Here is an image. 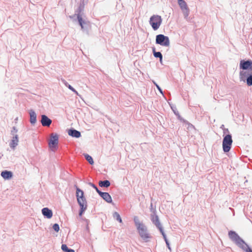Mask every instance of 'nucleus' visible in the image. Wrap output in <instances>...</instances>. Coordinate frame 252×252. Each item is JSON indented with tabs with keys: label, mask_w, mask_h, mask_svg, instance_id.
I'll return each mask as SVG.
<instances>
[{
	"label": "nucleus",
	"mask_w": 252,
	"mask_h": 252,
	"mask_svg": "<svg viewBox=\"0 0 252 252\" xmlns=\"http://www.w3.org/2000/svg\"><path fill=\"white\" fill-rule=\"evenodd\" d=\"M239 68L242 70L240 71H252V61L250 59L247 60H241L240 62Z\"/></svg>",
	"instance_id": "8"
},
{
	"label": "nucleus",
	"mask_w": 252,
	"mask_h": 252,
	"mask_svg": "<svg viewBox=\"0 0 252 252\" xmlns=\"http://www.w3.org/2000/svg\"><path fill=\"white\" fill-rule=\"evenodd\" d=\"M176 116L177 117V118L178 120H180L181 122L184 123V120H185L183 118H182V117L180 115L179 113V115H176Z\"/></svg>",
	"instance_id": "35"
},
{
	"label": "nucleus",
	"mask_w": 252,
	"mask_h": 252,
	"mask_svg": "<svg viewBox=\"0 0 252 252\" xmlns=\"http://www.w3.org/2000/svg\"><path fill=\"white\" fill-rule=\"evenodd\" d=\"M29 114L30 117V122L32 125H33L36 123V114L33 109H30L29 111Z\"/></svg>",
	"instance_id": "17"
},
{
	"label": "nucleus",
	"mask_w": 252,
	"mask_h": 252,
	"mask_svg": "<svg viewBox=\"0 0 252 252\" xmlns=\"http://www.w3.org/2000/svg\"><path fill=\"white\" fill-rule=\"evenodd\" d=\"M68 134L72 137L76 138L81 136V132L73 128H71L68 130Z\"/></svg>",
	"instance_id": "15"
},
{
	"label": "nucleus",
	"mask_w": 252,
	"mask_h": 252,
	"mask_svg": "<svg viewBox=\"0 0 252 252\" xmlns=\"http://www.w3.org/2000/svg\"><path fill=\"white\" fill-rule=\"evenodd\" d=\"M233 143L232 135L231 134H227L224 136L222 140V149L224 153L230 151Z\"/></svg>",
	"instance_id": "5"
},
{
	"label": "nucleus",
	"mask_w": 252,
	"mask_h": 252,
	"mask_svg": "<svg viewBox=\"0 0 252 252\" xmlns=\"http://www.w3.org/2000/svg\"><path fill=\"white\" fill-rule=\"evenodd\" d=\"M154 210H156V209H154V208H153V205H152V203H151V212H152L153 214H154Z\"/></svg>",
	"instance_id": "39"
},
{
	"label": "nucleus",
	"mask_w": 252,
	"mask_h": 252,
	"mask_svg": "<svg viewBox=\"0 0 252 252\" xmlns=\"http://www.w3.org/2000/svg\"><path fill=\"white\" fill-rule=\"evenodd\" d=\"M98 194L103 199H104L107 203H112L113 201L112 199V197L109 193L107 192H102L100 191Z\"/></svg>",
	"instance_id": "14"
},
{
	"label": "nucleus",
	"mask_w": 252,
	"mask_h": 252,
	"mask_svg": "<svg viewBox=\"0 0 252 252\" xmlns=\"http://www.w3.org/2000/svg\"><path fill=\"white\" fill-rule=\"evenodd\" d=\"M62 82L63 83V84L65 85V86L67 87L70 90H73V87L71 86L70 85H69L65 80L63 79L62 80Z\"/></svg>",
	"instance_id": "29"
},
{
	"label": "nucleus",
	"mask_w": 252,
	"mask_h": 252,
	"mask_svg": "<svg viewBox=\"0 0 252 252\" xmlns=\"http://www.w3.org/2000/svg\"><path fill=\"white\" fill-rule=\"evenodd\" d=\"M223 137H224V136H225V134H226V135L227 134H230V133H229V130H228V128L224 129H223Z\"/></svg>",
	"instance_id": "34"
},
{
	"label": "nucleus",
	"mask_w": 252,
	"mask_h": 252,
	"mask_svg": "<svg viewBox=\"0 0 252 252\" xmlns=\"http://www.w3.org/2000/svg\"><path fill=\"white\" fill-rule=\"evenodd\" d=\"M162 58H163V57L161 59H159V62L161 63H162Z\"/></svg>",
	"instance_id": "41"
},
{
	"label": "nucleus",
	"mask_w": 252,
	"mask_h": 252,
	"mask_svg": "<svg viewBox=\"0 0 252 252\" xmlns=\"http://www.w3.org/2000/svg\"><path fill=\"white\" fill-rule=\"evenodd\" d=\"M164 240L165 241V243H167V242H169V241H168V240L167 238V239H164Z\"/></svg>",
	"instance_id": "42"
},
{
	"label": "nucleus",
	"mask_w": 252,
	"mask_h": 252,
	"mask_svg": "<svg viewBox=\"0 0 252 252\" xmlns=\"http://www.w3.org/2000/svg\"><path fill=\"white\" fill-rule=\"evenodd\" d=\"M184 123L186 125H188V129H191L192 128H193V129L195 128L194 126L192 124L189 123L188 121H187V120H184Z\"/></svg>",
	"instance_id": "27"
},
{
	"label": "nucleus",
	"mask_w": 252,
	"mask_h": 252,
	"mask_svg": "<svg viewBox=\"0 0 252 252\" xmlns=\"http://www.w3.org/2000/svg\"><path fill=\"white\" fill-rule=\"evenodd\" d=\"M88 184L91 187L93 188L96 190V191L97 192V193H98L99 192V191H100V190L98 189V188L97 187V186L95 185H94V183L89 182Z\"/></svg>",
	"instance_id": "28"
},
{
	"label": "nucleus",
	"mask_w": 252,
	"mask_h": 252,
	"mask_svg": "<svg viewBox=\"0 0 252 252\" xmlns=\"http://www.w3.org/2000/svg\"><path fill=\"white\" fill-rule=\"evenodd\" d=\"M152 52L154 57L159 59H161L162 57L161 52L156 51V48L154 47H152Z\"/></svg>",
	"instance_id": "22"
},
{
	"label": "nucleus",
	"mask_w": 252,
	"mask_h": 252,
	"mask_svg": "<svg viewBox=\"0 0 252 252\" xmlns=\"http://www.w3.org/2000/svg\"><path fill=\"white\" fill-rule=\"evenodd\" d=\"M161 17L158 15H152L149 20V24L154 31L158 30L162 23Z\"/></svg>",
	"instance_id": "6"
},
{
	"label": "nucleus",
	"mask_w": 252,
	"mask_h": 252,
	"mask_svg": "<svg viewBox=\"0 0 252 252\" xmlns=\"http://www.w3.org/2000/svg\"><path fill=\"white\" fill-rule=\"evenodd\" d=\"M154 210H156V209H154V208H153V205H152V203H151V212H152L153 214H154Z\"/></svg>",
	"instance_id": "38"
},
{
	"label": "nucleus",
	"mask_w": 252,
	"mask_h": 252,
	"mask_svg": "<svg viewBox=\"0 0 252 252\" xmlns=\"http://www.w3.org/2000/svg\"><path fill=\"white\" fill-rule=\"evenodd\" d=\"M111 185L109 180L99 181L98 185L101 188H108Z\"/></svg>",
	"instance_id": "20"
},
{
	"label": "nucleus",
	"mask_w": 252,
	"mask_h": 252,
	"mask_svg": "<svg viewBox=\"0 0 252 252\" xmlns=\"http://www.w3.org/2000/svg\"><path fill=\"white\" fill-rule=\"evenodd\" d=\"M86 229H89V227H88V226L87 225V227H86Z\"/></svg>",
	"instance_id": "43"
},
{
	"label": "nucleus",
	"mask_w": 252,
	"mask_h": 252,
	"mask_svg": "<svg viewBox=\"0 0 252 252\" xmlns=\"http://www.w3.org/2000/svg\"><path fill=\"white\" fill-rule=\"evenodd\" d=\"M79 205L80 206V210L79 211V216L81 217L84 214L85 211L87 210V204H79Z\"/></svg>",
	"instance_id": "21"
},
{
	"label": "nucleus",
	"mask_w": 252,
	"mask_h": 252,
	"mask_svg": "<svg viewBox=\"0 0 252 252\" xmlns=\"http://www.w3.org/2000/svg\"><path fill=\"white\" fill-rule=\"evenodd\" d=\"M18 131V130L16 128L15 126H13L12 127V129L11 130V134L14 136L15 135V133H16V132H17Z\"/></svg>",
	"instance_id": "33"
},
{
	"label": "nucleus",
	"mask_w": 252,
	"mask_h": 252,
	"mask_svg": "<svg viewBox=\"0 0 252 252\" xmlns=\"http://www.w3.org/2000/svg\"><path fill=\"white\" fill-rule=\"evenodd\" d=\"M178 3L183 13L185 18H187L189 14V10L187 3L184 0H178Z\"/></svg>",
	"instance_id": "11"
},
{
	"label": "nucleus",
	"mask_w": 252,
	"mask_h": 252,
	"mask_svg": "<svg viewBox=\"0 0 252 252\" xmlns=\"http://www.w3.org/2000/svg\"><path fill=\"white\" fill-rule=\"evenodd\" d=\"M41 212L43 216L47 219H51L53 216L52 211L47 207L43 208Z\"/></svg>",
	"instance_id": "16"
},
{
	"label": "nucleus",
	"mask_w": 252,
	"mask_h": 252,
	"mask_svg": "<svg viewBox=\"0 0 252 252\" xmlns=\"http://www.w3.org/2000/svg\"><path fill=\"white\" fill-rule=\"evenodd\" d=\"M53 229L56 232H58L60 230V226L58 223H55L53 225Z\"/></svg>",
	"instance_id": "30"
},
{
	"label": "nucleus",
	"mask_w": 252,
	"mask_h": 252,
	"mask_svg": "<svg viewBox=\"0 0 252 252\" xmlns=\"http://www.w3.org/2000/svg\"><path fill=\"white\" fill-rule=\"evenodd\" d=\"M170 106L171 107V108L172 109V111H173L174 114L176 116V115H179V112L177 110L175 106H172L171 104H170Z\"/></svg>",
	"instance_id": "31"
},
{
	"label": "nucleus",
	"mask_w": 252,
	"mask_h": 252,
	"mask_svg": "<svg viewBox=\"0 0 252 252\" xmlns=\"http://www.w3.org/2000/svg\"><path fill=\"white\" fill-rule=\"evenodd\" d=\"M166 246L168 248V249L171 251V247H170V244H169V242H167V243H166Z\"/></svg>",
	"instance_id": "37"
},
{
	"label": "nucleus",
	"mask_w": 252,
	"mask_h": 252,
	"mask_svg": "<svg viewBox=\"0 0 252 252\" xmlns=\"http://www.w3.org/2000/svg\"><path fill=\"white\" fill-rule=\"evenodd\" d=\"M18 136L17 134H15L13 136L12 139L9 143L10 148L12 149H14L18 145Z\"/></svg>",
	"instance_id": "19"
},
{
	"label": "nucleus",
	"mask_w": 252,
	"mask_h": 252,
	"mask_svg": "<svg viewBox=\"0 0 252 252\" xmlns=\"http://www.w3.org/2000/svg\"><path fill=\"white\" fill-rule=\"evenodd\" d=\"M220 128L222 129L223 130L224 129H225L226 128L224 127V126L223 125H221L220 126Z\"/></svg>",
	"instance_id": "40"
},
{
	"label": "nucleus",
	"mask_w": 252,
	"mask_h": 252,
	"mask_svg": "<svg viewBox=\"0 0 252 252\" xmlns=\"http://www.w3.org/2000/svg\"><path fill=\"white\" fill-rule=\"evenodd\" d=\"M113 218L116 219L117 221H118L120 223L122 222V218L120 215V214L117 212H115L113 214Z\"/></svg>",
	"instance_id": "24"
},
{
	"label": "nucleus",
	"mask_w": 252,
	"mask_h": 252,
	"mask_svg": "<svg viewBox=\"0 0 252 252\" xmlns=\"http://www.w3.org/2000/svg\"><path fill=\"white\" fill-rule=\"evenodd\" d=\"M133 221L140 236L143 240L147 242L148 241V239L151 237L148 232L146 226L142 222H140L139 218L137 216L134 217Z\"/></svg>",
	"instance_id": "2"
},
{
	"label": "nucleus",
	"mask_w": 252,
	"mask_h": 252,
	"mask_svg": "<svg viewBox=\"0 0 252 252\" xmlns=\"http://www.w3.org/2000/svg\"><path fill=\"white\" fill-rule=\"evenodd\" d=\"M84 7L85 4L84 1H81L74 14V16H77L78 24L81 26V29L83 31L86 30L87 28L86 26L88 25V23L83 20L82 18V14L84 10Z\"/></svg>",
	"instance_id": "3"
},
{
	"label": "nucleus",
	"mask_w": 252,
	"mask_h": 252,
	"mask_svg": "<svg viewBox=\"0 0 252 252\" xmlns=\"http://www.w3.org/2000/svg\"><path fill=\"white\" fill-rule=\"evenodd\" d=\"M239 79L240 81L246 83L248 86H252V71H240Z\"/></svg>",
	"instance_id": "4"
},
{
	"label": "nucleus",
	"mask_w": 252,
	"mask_h": 252,
	"mask_svg": "<svg viewBox=\"0 0 252 252\" xmlns=\"http://www.w3.org/2000/svg\"><path fill=\"white\" fill-rule=\"evenodd\" d=\"M52 121L45 115H41L40 123L43 126H49L52 124Z\"/></svg>",
	"instance_id": "13"
},
{
	"label": "nucleus",
	"mask_w": 252,
	"mask_h": 252,
	"mask_svg": "<svg viewBox=\"0 0 252 252\" xmlns=\"http://www.w3.org/2000/svg\"><path fill=\"white\" fill-rule=\"evenodd\" d=\"M61 249L64 252H75L74 250L68 248L67 245L65 244H62Z\"/></svg>",
	"instance_id": "23"
},
{
	"label": "nucleus",
	"mask_w": 252,
	"mask_h": 252,
	"mask_svg": "<svg viewBox=\"0 0 252 252\" xmlns=\"http://www.w3.org/2000/svg\"><path fill=\"white\" fill-rule=\"evenodd\" d=\"M151 217L152 222L158 229H159L160 227H162V225L159 221L158 217L156 214V210H154V214H152Z\"/></svg>",
	"instance_id": "12"
},
{
	"label": "nucleus",
	"mask_w": 252,
	"mask_h": 252,
	"mask_svg": "<svg viewBox=\"0 0 252 252\" xmlns=\"http://www.w3.org/2000/svg\"><path fill=\"white\" fill-rule=\"evenodd\" d=\"M1 176L5 180H9L13 176V173L10 171L4 170L0 173Z\"/></svg>",
	"instance_id": "18"
},
{
	"label": "nucleus",
	"mask_w": 252,
	"mask_h": 252,
	"mask_svg": "<svg viewBox=\"0 0 252 252\" xmlns=\"http://www.w3.org/2000/svg\"><path fill=\"white\" fill-rule=\"evenodd\" d=\"M58 143L59 135L57 133H52L48 142L49 147L53 150H57L58 147Z\"/></svg>",
	"instance_id": "9"
},
{
	"label": "nucleus",
	"mask_w": 252,
	"mask_h": 252,
	"mask_svg": "<svg viewBox=\"0 0 252 252\" xmlns=\"http://www.w3.org/2000/svg\"><path fill=\"white\" fill-rule=\"evenodd\" d=\"M71 91H72L73 93H75L76 94H77V95H78V96H80V95L79 94H78V92H77V91H76L74 88H73V90H71Z\"/></svg>",
	"instance_id": "36"
},
{
	"label": "nucleus",
	"mask_w": 252,
	"mask_h": 252,
	"mask_svg": "<svg viewBox=\"0 0 252 252\" xmlns=\"http://www.w3.org/2000/svg\"><path fill=\"white\" fill-rule=\"evenodd\" d=\"M228 235L229 238L234 243L236 246L244 251L246 252H252V249L235 231L233 230L229 231Z\"/></svg>",
	"instance_id": "1"
},
{
	"label": "nucleus",
	"mask_w": 252,
	"mask_h": 252,
	"mask_svg": "<svg viewBox=\"0 0 252 252\" xmlns=\"http://www.w3.org/2000/svg\"><path fill=\"white\" fill-rule=\"evenodd\" d=\"M159 229L160 232L161 233V234H162L164 240L167 239L166 235L164 232L163 227H160L159 229Z\"/></svg>",
	"instance_id": "32"
},
{
	"label": "nucleus",
	"mask_w": 252,
	"mask_h": 252,
	"mask_svg": "<svg viewBox=\"0 0 252 252\" xmlns=\"http://www.w3.org/2000/svg\"><path fill=\"white\" fill-rule=\"evenodd\" d=\"M85 159L88 161V162L91 164L93 165L94 163L93 158L90 156L89 155L86 154L84 155Z\"/></svg>",
	"instance_id": "25"
},
{
	"label": "nucleus",
	"mask_w": 252,
	"mask_h": 252,
	"mask_svg": "<svg viewBox=\"0 0 252 252\" xmlns=\"http://www.w3.org/2000/svg\"><path fill=\"white\" fill-rule=\"evenodd\" d=\"M154 85L156 87L157 89L158 90V91L160 92V93L163 95V92L161 89V88L159 87V86L155 81H152Z\"/></svg>",
	"instance_id": "26"
},
{
	"label": "nucleus",
	"mask_w": 252,
	"mask_h": 252,
	"mask_svg": "<svg viewBox=\"0 0 252 252\" xmlns=\"http://www.w3.org/2000/svg\"><path fill=\"white\" fill-rule=\"evenodd\" d=\"M76 196L78 204H87L84 191L77 186H76Z\"/></svg>",
	"instance_id": "10"
},
{
	"label": "nucleus",
	"mask_w": 252,
	"mask_h": 252,
	"mask_svg": "<svg viewBox=\"0 0 252 252\" xmlns=\"http://www.w3.org/2000/svg\"><path fill=\"white\" fill-rule=\"evenodd\" d=\"M156 43L162 46L168 47L170 45L169 38L164 34H158L156 37Z\"/></svg>",
	"instance_id": "7"
}]
</instances>
